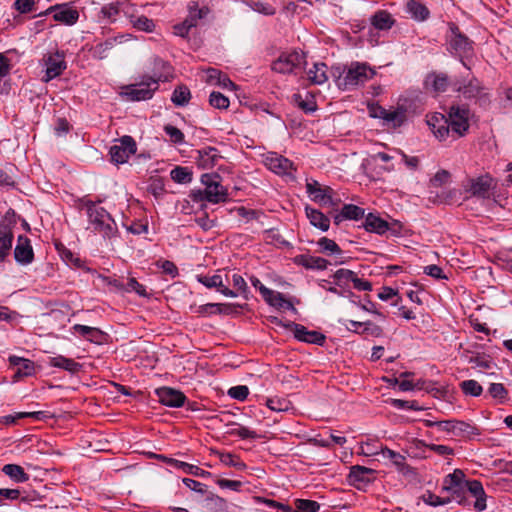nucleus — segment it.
<instances>
[{
	"label": "nucleus",
	"instance_id": "nucleus-34",
	"mask_svg": "<svg viewBox=\"0 0 512 512\" xmlns=\"http://www.w3.org/2000/svg\"><path fill=\"white\" fill-rule=\"evenodd\" d=\"M305 211L307 218L314 227L319 228L322 231H327L329 229L330 220L322 212L311 207H306Z\"/></svg>",
	"mask_w": 512,
	"mask_h": 512
},
{
	"label": "nucleus",
	"instance_id": "nucleus-14",
	"mask_svg": "<svg viewBox=\"0 0 512 512\" xmlns=\"http://www.w3.org/2000/svg\"><path fill=\"white\" fill-rule=\"evenodd\" d=\"M265 166L273 173L280 176H288L294 178L295 167L288 158L275 152H268L264 156Z\"/></svg>",
	"mask_w": 512,
	"mask_h": 512
},
{
	"label": "nucleus",
	"instance_id": "nucleus-51",
	"mask_svg": "<svg viewBox=\"0 0 512 512\" xmlns=\"http://www.w3.org/2000/svg\"><path fill=\"white\" fill-rule=\"evenodd\" d=\"M164 132L169 137L170 142L176 145H181L185 142V136L183 132L173 125H165Z\"/></svg>",
	"mask_w": 512,
	"mask_h": 512
},
{
	"label": "nucleus",
	"instance_id": "nucleus-59",
	"mask_svg": "<svg viewBox=\"0 0 512 512\" xmlns=\"http://www.w3.org/2000/svg\"><path fill=\"white\" fill-rule=\"evenodd\" d=\"M197 279L200 283L208 288L222 287L223 284L222 277L219 274H215L213 276L200 275L197 277Z\"/></svg>",
	"mask_w": 512,
	"mask_h": 512
},
{
	"label": "nucleus",
	"instance_id": "nucleus-6",
	"mask_svg": "<svg viewBox=\"0 0 512 512\" xmlns=\"http://www.w3.org/2000/svg\"><path fill=\"white\" fill-rule=\"evenodd\" d=\"M428 426H435L439 431L451 433L453 436L473 438L480 435V430L473 424L460 420L428 421Z\"/></svg>",
	"mask_w": 512,
	"mask_h": 512
},
{
	"label": "nucleus",
	"instance_id": "nucleus-20",
	"mask_svg": "<svg viewBox=\"0 0 512 512\" xmlns=\"http://www.w3.org/2000/svg\"><path fill=\"white\" fill-rule=\"evenodd\" d=\"M375 470L360 465H355L350 468L348 480L351 485L356 488L367 485L374 479Z\"/></svg>",
	"mask_w": 512,
	"mask_h": 512
},
{
	"label": "nucleus",
	"instance_id": "nucleus-55",
	"mask_svg": "<svg viewBox=\"0 0 512 512\" xmlns=\"http://www.w3.org/2000/svg\"><path fill=\"white\" fill-rule=\"evenodd\" d=\"M119 10L122 15L127 17L131 22L137 16V9L134 4L128 0H118Z\"/></svg>",
	"mask_w": 512,
	"mask_h": 512
},
{
	"label": "nucleus",
	"instance_id": "nucleus-27",
	"mask_svg": "<svg viewBox=\"0 0 512 512\" xmlns=\"http://www.w3.org/2000/svg\"><path fill=\"white\" fill-rule=\"evenodd\" d=\"M70 331L74 336L82 337L95 343H99L102 338V332L96 327L75 324L71 327Z\"/></svg>",
	"mask_w": 512,
	"mask_h": 512
},
{
	"label": "nucleus",
	"instance_id": "nucleus-22",
	"mask_svg": "<svg viewBox=\"0 0 512 512\" xmlns=\"http://www.w3.org/2000/svg\"><path fill=\"white\" fill-rule=\"evenodd\" d=\"M131 38L132 35L130 34H121L112 38H108L105 41L96 44L92 48V56L99 60L105 59L108 56L109 51L113 49L117 43H123L124 41Z\"/></svg>",
	"mask_w": 512,
	"mask_h": 512
},
{
	"label": "nucleus",
	"instance_id": "nucleus-61",
	"mask_svg": "<svg viewBox=\"0 0 512 512\" xmlns=\"http://www.w3.org/2000/svg\"><path fill=\"white\" fill-rule=\"evenodd\" d=\"M248 394H249V389L247 386H244V385L234 386L228 390V395L231 398L240 400V401L245 400L247 398Z\"/></svg>",
	"mask_w": 512,
	"mask_h": 512
},
{
	"label": "nucleus",
	"instance_id": "nucleus-50",
	"mask_svg": "<svg viewBox=\"0 0 512 512\" xmlns=\"http://www.w3.org/2000/svg\"><path fill=\"white\" fill-rule=\"evenodd\" d=\"M100 13L102 17L107 19L110 23L115 22L117 16L121 14L118 1L104 5L101 8Z\"/></svg>",
	"mask_w": 512,
	"mask_h": 512
},
{
	"label": "nucleus",
	"instance_id": "nucleus-23",
	"mask_svg": "<svg viewBox=\"0 0 512 512\" xmlns=\"http://www.w3.org/2000/svg\"><path fill=\"white\" fill-rule=\"evenodd\" d=\"M465 487L468 492L475 498L474 508L478 512H482L486 509V493L483 485L478 480H471L465 482Z\"/></svg>",
	"mask_w": 512,
	"mask_h": 512
},
{
	"label": "nucleus",
	"instance_id": "nucleus-44",
	"mask_svg": "<svg viewBox=\"0 0 512 512\" xmlns=\"http://www.w3.org/2000/svg\"><path fill=\"white\" fill-rule=\"evenodd\" d=\"M171 179L179 184H187L192 181V173L187 167L176 166L170 172Z\"/></svg>",
	"mask_w": 512,
	"mask_h": 512
},
{
	"label": "nucleus",
	"instance_id": "nucleus-63",
	"mask_svg": "<svg viewBox=\"0 0 512 512\" xmlns=\"http://www.w3.org/2000/svg\"><path fill=\"white\" fill-rule=\"evenodd\" d=\"M378 298L382 301H388L397 298L396 301L392 303V305L396 306L398 304L399 296L395 289L391 287H382L378 293Z\"/></svg>",
	"mask_w": 512,
	"mask_h": 512
},
{
	"label": "nucleus",
	"instance_id": "nucleus-53",
	"mask_svg": "<svg viewBox=\"0 0 512 512\" xmlns=\"http://www.w3.org/2000/svg\"><path fill=\"white\" fill-rule=\"evenodd\" d=\"M295 508L296 510L294 512H318L320 505L313 500L296 499Z\"/></svg>",
	"mask_w": 512,
	"mask_h": 512
},
{
	"label": "nucleus",
	"instance_id": "nucleus-30",
	"mask_svg": "<svg viewBox=\"0 0 512 512\" xmlns=\"http://www.w3.org/2000/svg\"><path fill=\"white\" fill-rule=\"evenodd\" d=\"M172 73L173 68L169 62L160 58H155L153 64V76L149 77L157 80V84L159 85L160 81H168L172 77Z\"/></svg>",
	"mask_w": 512,
	"mask_h": 512
},
{
	"label": "nucleus",
	"instance_id": "nucleus-15",
	"mask_svg": "<svg viewBox=\"0 0 512 512\" xmlns=\"http://www.w3.org/2000/svg\"><path fill=\"white\" fill-rule=\"evenodd\" d=\"M206 15V11L198 8L197 3L189 5V15L179 24L174 25V34L180 37H186L191 28L196 27L198 21Z\"/></svg>",
	"mask_w": 512,
	"mask_h": 512
},
{
	"label": "nucleus",
	"instance_id": "nucleus-31",
	"mask_svg": "<svg viewBox=\"0 0 512 512\" xmlns=\"http://www.w3.org/2000/svg\"><path fill=\"white\" fill-rule=\"evenodd\" d=\"M198 165L204 169H210L217 164L220 158L218 150L214 147H206L198 151Z\"/></svg>",
	"mask_w": 512,
	"mask_h": 512
},
{
	"label": "nucleus",
	"instance_id": "nucleus-35",
	"mask_svg": "<svg viewBox=\"0 0 512 512\" xmlns=\"http://www.w3.org/2000/svg\"><path fill=\"white\" fill-rule=\"evenodd\" d=\"M491 181V178L488 176H481L472 180L470 192L475 196L485 197L490 190Z\"/></svg>",
	"mask_w": 512,
	"mask_h": 512
},
{
	"label": "nucleus",
	"instance_id": "nucleus-17",
	"mask_svg": "<svg viewBox=\"0 0 512 512\" xmlns=\"http://www.w3.org/2000/svg\"><path fill=\"white\" fill-rule=\"evenodd\" d=\"M54 10L53 19L61 24L72 26L79 19L78 10L69 3L55 4L50 6Z\"/></svg>",
	"mask_w": 512,
	"mask_h": 512
},
{
	"label": "nucleus",
	"instance_id": "nucleus-11",
	"mask_svg": "<svg viewBox=\"0 0 512 512\" xmlns=\"http://www.w3.org/2000/svg\"><path fill=\"white\" fill-rule=\"evenodd\" d=\"M272 323H275L278 326H283L284 328L290 330L293 332L295 338L299 341L317 345H323L325 342L324 334L316 330H308L301 324L294 322L283 323L282 320H279L276 317L272 319Z\"/></svg>",
	"mask_w": 512,
	"mask_h": 512
},
{
	"label": "nucleus",
	"instance_id": "nucleus-62",
	"mask_svg": "<svg viewBox=\"0 0 512 512\" xmlns=\"http://www.w3.org/2000/svg\"><path fill=\"white\" fill-rule=\"evenodd\" d=\"M156 265L158 268L162 269L164 274L170 276L171 278H175L178 275V269L176 265L169 260L157 261Z\"/></svg>",
	"mask_w": 512,
	"mask_h": 512
},
{
	"label": "nucleus",
	"instance_id": "nucleus-24",
	"mask_svg": "<svg viewBox=\"0 0 512 512\" xmlns=\"http://www.w3.org/2000/svg\"><path fill=\"white\" fill-rule=\"evenodd\" d=\"M263 292V298L270 306L295 311L294 305L282 293L271 289H263Z\"/></svg>",
	"mask_w": 512,
	"mask_h": 512
},
{
	"label": "nucleus",
	"instance_id": "nucleus-5",
	"mask_svg": "<svg viewBox=\"0 0 512 512\" xmlns=\"http://www.w3.org/2000/svg\"><path fill=\"white\" fill-rule=\"evenodd\" d=\"M17 224V214L9 208L0 219V256H8L14 242V228Z\"/></svg>",
	"mask_w": 512,
	"mask_h": 512
},
{
	"label": "nucleus",
	"instance_id": "nucleus-56",
	"mask_svg": "<svg viewBox=\"0 0 512 512\" xmlns=\"http://www.w3.org/2000/svg\"><path fill=\"white\" fill-rule=\"evenodd\" d=\"M422 500L425 504L433 507L443 506L450 502L449 498H441L430 491H427L422 495Z\"/></svg>",
	"mask_w": 512,
	"mask_h": 512
},
{
	"label": "nucleus",
	"instance_id": "nucleus-40",
	"mask_svg": "<svg viewBox=\"0 0 512 512\" xmlns=\"http://www.w3.org/2000/svg\"><path fill=\"white\" fill-rule=\"evenodd\" d=\"M247 5L255 12L265 15L272 16L276 13V7L264 0H249Z\"/></svg>",
	"mask_w": 512,
	"mask_h": 512
},
{
	"label": "nucleus",
	"instance_id": "nucleus-43",
	"mask_svg": "<svg viewBox=\"0 0 512 512\" xmlns=\"http://www.w3.org/2000/svg\"><path fill=\"white\" fill-rule=\"evenodd\" d=\"M220 460V462L229 467H234L237 470H245L246 464L241 461L237 456L231 453H223V452H215Z\"/></svg>",
	"mask_w": 512,
	"mask_h": 512
},
{
	"label": "nucleus",
	"instance_id": "nucleus-33",
	"mask_svg": "<svg viewBox=\"0 0 512 512\" xmlns=\"http://www.w3.org/2000/svg\"><path fill=\"white\" fill-rule=\"evenodd\" d=\"M1 470L14 483H25L29 480V474L20 465L6 464Z\"/></svg>",
	"mask_w": 512,
	"mask_h": 512
},
{
	"label": "nucleus",
	"instance_id": "nucleus-10",
	"mask_svg": "<svg viewBox=\"0 0 512 512\" xmlns=\"http://www.w3.org/2000/svg\"><path fill=\"white\" fill-rule=\"evenodd\" d=\"M158 88L157 80L147 76L144 77L140 83L125 87L123 95L131 101L149 100L153 97Z\"/></svg>",
	"mask_w": 512,
	"mask_h": 512
},
{
	"label": "nucleus",
	"instance_id": "nucleus-4",
	"mask_svg": "<svg viewBox=\"0 0 512 512\" xmlns=\"http://www.w3.org/2000/svg\"><path fill=\"white\" fill-rule=\"evenodd\" d=\"M448 51L460 58L461 63L468 68L464 59L473 55V42L464 35L458 26L454 23L449 24V34L447 36Z\"/></svg>",
	"mask_w": 512,
	"mask_h": 512
},
{
	"label": "nucleus",
	"instance_id": "nucleus-41",
	"mask_svg": "<svg viewBox=\"0 0 512 512\" xmlns=\"http://www.w3.org/2000/svg\"><path fill=\"white\" fill-rule=\"evenodd\" d=\"M384 458L391 460L393 465L399 470L404 471L406 468V458L398 452H395L387 447H382L379 452Z\"/></svg>",
	"mask_w": 512,
	"mask_h": 512
},
{
	"label": "nucleus",
	"instance_id": "nucleus-21",
	"mask_svg": "<svg viewBox=\"0 0 512 512\" xmlns=\"http://www.w3.org/2000/svg\"><path fill=\"white\" fill-rule=\"evenodd\" d=\"M396 225H397L396 223L390 224L389 222L382 219L377 214H373V213H369L368 215H366L365 221L363 224L364 228L367 231L374 232V233H377L380 235L385 234L388 231H392L393 233H396V229H395Z\"/></svg>",
	"mask_w": 512,
	"mask_h": 512
},
{
	"label": "nucleus",
	"instance_id": "nucleus-18",
	"mask_svg": "<svg viewBox=\"0 0 512 512\" xmlns=\"http://www.w3.org/2000/svg\"><path fill=\"white\" fill-rule=\"evenodd\" d=\"M458 90L464 98L475 99L482 106L487 105L489 102L486 89L476 78L469 80L467 84L460 86Z\"/></svg>",
	"mask_w": 512,
	"mask_h": 512
},
{
	"label": "nucleus",
	"instance_id": "nucleus-7",
	"mask_svg": "<svg viewBox=\"0 0 512 512\" xmlns=\"http://www.w3.org/2000/svg\"><path fill=\"white\" fill-rule=\"evenodd\" d=\"M306 192L310 199L323 206L335 207L339 204L340 199L334 197V190L329 186H322L316 180H307Z\"/></svg>",
	"mask_w": 512,
	"mask_h": 512
},
{
	"label": "nucleus",
	"instance_id": "nucleus-49",
	"mask_svg": "<svg viewBox=\"0 0 512 512\" xmlns=\"http://www.w3.org/2000/svg\"><path fill=\"white\" fill-rule=\"evenodd\" d=\"M460 387L465 395L478 397L482 394L483 388L476 380L462 381Z\"/></svg>",
	"mask_w": 512,
	"mask_h": 512
},
{
	"label": "nucleus",
	"instance_id": "nucleus-48",
	"mask_svg": "<svg viewBox=\"0 0 512 512\" xmlns=\"http://www.w3.org/2000/svg\"><path fill=\"white\" fill-rule=\"evenodd\" d=\"M130 23L135 29L139 31L150 33L153 32L155 29V24L153 20L149 19L144 15L136 16Z\"/></svg>",
	"mask_w": 512,
	"mask_h": 512
},
{
	"label": "nucleus",
	"instance_id": "nucleus-42",
	"mask_svg": "<svg viewBox=\"0 0 512 512\" xmlns=\"http://www.w3.org/2000/svg\"><path fill=\"white\" fill-rule=\"evenodd\" d=\"M298 265L311 270H324L328 266L325 258H295Z\"/></svg>",
	"mask_w": 512,
	"mask_h": 512
},
{
	"label": "nucleus",
	"instance_id": "nucleus-3",
	"mask_svg": "<svg viewBox=\"0 0 512 512\" xmlns=\"http://www.w3.org/2000/svg\"><path fill=\"white\" fill-rule=\"evenodd\" d=\"M82 205L86 209L93 230L105 238L111 237L116 231V224L110 214L91 200L83 199Z\"/></svg>",
	"mask_w": 512,
	"mask_h": 512
},
{
	"label": "nucleus",
	"instance_id": "nucleus-28",
	"mask_svg": "<svg viewBox=\"0 0 512 512\" xmlns=\"http://www.w3.org/2000/svg\"><path fill=\"white\" fill-rule=\"evenodd\" d=\"M405 11L413 20L418 22H423L430 16L429 9L418 0H409L406 3Z\"/></svg>",
	"mask_w": 512,
	"mask_h": 512
},
{
	"label": "nucleus",
	"instance_id": "nucleus-54",
	"mask_svg": "<svg viewBox=\"0 0 512 512\" xmlns=\"http://www.w3.org/2000/svg\"><path fill=\"white\" fill-rule=\"evenodd\" d=\"M209 103L217 109H227L229 107V99L220 92H212L209 96Z\"/></svg>",
	"mask_w": 512,
	"mask_h": 512
},
{
	"label": "nucleus",
	"instance_id": "nucleus-58",
	"mask_svg": "<svg viewBox=\"0 0 512 512\" xmlns=\"http://www.w3.org/2000/svg\"><path fill=\"white\" fill-rule=\"evenodd\" d=\"M37 1L38 0H15L13 8L20 14H27L34 10Z\"/></svg>",
	"mask_w": 512,
	"mask_h": 512
},
{
	"label": "nucleus",
	"instance_id": "nucleus-46",
	"mask_svg": "<svg viewBox=\"0 0 512 512\" xmlns=\"http://www.w3.org/2000/svg\"><path fill=\"white\" fill-rule=\"evenodd\" d=\"M466 358L468 363L473 364L475 367L480 369L490 370L493 367L492 360L484 354L475 353L470 356H466Z\"/></svg>",
	"mask_w": 512,
	"mask_h": 512
},
{
	"label": "nucleus",
	"instance_id": "nucleus-1",
	"mask_svg": "<svg viewBox=\"0 0 512 512\" xmlns=\"http://www.w3.org/2000/svg\"><path fill=\"white\" fill-rule=\"evenodd\" d=\"M203 189L192 190L190 197L194 202H209L211 204L225 203L229 199L227 187L222 185V178L217 173H205L201 176Z\"/></svg>",
	"mask_w": 512,
	"mask_h": 512
},
{
	"label": "nucleus",
	"instance_id": "nucleus-57",
	"mask_svg": "<svg viewBox=\"0 0 512 512\" xmlns=\"http://www.w3.org/2000/svg\"><path fill=\"white\" fill-rule=\"evenodd\" d=\"M488 392L494 399H497L500 402H503L508 395L506 388L501 383L490 384Z\"/></svg>",
	"mask_w": 512,
	"mask_h": 512
},
{
	"label": "nucleus",
	"instance_id": "nucleus-47",
	"mask_svg": "<svg viewBox=\"0 0 512 512\" xmlns=\"http://www.w3.org/2000/svg\"><path fill=\"white\" fill-rule=\"evenodd\" d=\"M266 405L270 410L275 412H286L292 407L291 402L283 397L269 398L266 401Z\"/></svg>",
	"mask_w": 512,
	"mask_h": 512
},
{
	"label": "nucleus",
	"instance_id": "nucleus-52",
	"mask_svg": "<svg viewBox=\"0 0 512 512\" xmlns=\"http://www.w3.org/2000/svg\"><path fill=\"white\" fill-rule=\"evenodd\" d=\"M317 245L319 247V252L321 253H330L332 255L341 253V250L336 242L326 237L320 238L317 242Z\"/></svg>",
	"mask_w": 512,
	"mask_h": 512
},
{
	"label": "nucleus",
	"instance_id": "nucleus-45",
	"mask_svg": "<svg viewBox=\"0 0 512 512\" xmlns=\"http://www.w3.org/2000/svg\"><path fill=\"white\" fill-rule=\"evenodd\" d=\"M13 256H34L30 239L26 236L19 235Z\"/></svg>",
	"mask_w": 512,
	"mask_h": 512
},
{
	"label": "nucleus",
	"instance_id": "nucleus-32",
	"mask_svg": "<svg viewBox=\"0 0 512 512\" xmlns=\"http://www.w3.org/2000/svg\"><path fill=\"white\" fill-rule=\"evenodd\" d=\"M365 215V210L354 204H345L340 213L335 216V222L338 224L343 219L359 220Z\"/></svg>",
	"mask_w": 512,
	"mask_h": 512
},
{
	"label": "nucleus",
	"instance_id": "nucleus-26",
	"mask_svg": "<svg viewBox=\"0 0 512 512\" xmlns=\"http://www.w3.org/2000/svg\"><path fill=\"white\" fill-rule=\"evenodd\" d=\"M370 23L378 31H388L395 24V19L389 12L379 10L371 16Z\"/></svg>",
	"mask_w": 512,
	"mask_h": 512
},
{
	"label": "nucleus",
	"instance_id": "nucleus-2",
	"mask_svg": "<svg viewBox=\"0 0 512 512\" xmlns=\"http://www.w3.org/2000/svg\"><path fill=\"white\" fill-rule=\"evenodd\" d=\"M375 71L366 63L352 62L337 77V86L342 90H352L372 79Z\"/></svg>",
	"mask_w": 512,
	"mask_h": 512
},
{
	"label": "nucleus",
	"instance_id": "nucleus-37",
	"mask_svg": "<svg viewBox=\"0 0 512 512\" xmlns=\"http://www.w3.org/2000/svg\"><path fill=\"white\" fill-rule=\"evenodd\" d=\"M425 84L435 92H443L448 87V77L445 74H430L427 76Z\"/></svg>",
	"mask_w": 512,
	"mask_h": 512
},
{
	"label": "nucleus",
	"instance_id": "nucleus-8",
	"mask_svg": "<svg viewBox=\"0 0 512 512\" xmlns=\"http://www.w3.org/2000/svg\"><path fill=\"white\" fill-rule=\"evenodd\" d=\"M306 64L305 54L301 51L282 53L273 63L272 70L281 74H290Z\"/></svg>",
	"mask_w": 512,
	"mask_h": 512
},
{
	"label": "nucleus",
	"instance_id": "nucleus-16",
	"mask_svg": "<svg viewBox=\"0 0 512 512\" xmlns=\"http://www.w3.org/2000/svg\"><path fill=\"white\" fill-rule=\"evenodd\" d=\"M426 123L433 132L434 136L440 140H446L450 135L448 119L441 113H432L426 116Z\"/></svg>",
	"mask_w": 512,
	"mask_h": 512
},
{
	"label": "nucleus",
	"instance_id": "nucleus-13",
	"mask_svg": "<svg viewBox=\"0 0 512 512\" xmlns=\"http://www.w3.org/2000/svg\"><path fill=\"white\" fill-rule=\"evenodd\" d=\"M43 65L45 67L43 81L49 82L52 79H55L67 68L65 53L59 50L53 53H47L43 57Z\"/></svg>",
	"mask_w": 512,
	"mask_h": 512
},
{
	"label": "nucleus",
	"instance_id": "nucleus-36",
	"mask_svg": "<svg viewBox=\"0 0 512 512\" xmlns=\"http://www.w3.org/2000/svg\"><path fill=\"white\" fill-rule=\"evenodd\" d=\"M167 463L171 467H173L175 469L182 470L186 474H191L194 476H205L206 474H208V472H205L204 470L200 469L198 466H195V465L183 462V461H179L176 459L170 458L167 460Z\"/></svg>",
	"mask_w": 512,
	"mask_h": 512
},
{
	"label": "nucleus",
	"instance_id": "nucleus-19",
	"mask_svg": "<svg viewBox=\"0 0 512 512\" xmlns=\"http://www.w3.org/2000/svg\"><path fill=\"white\" fill-rule=\"evenodd\" d=\"M159 402L165 406L178 408L184 405L185 395L176 389L170 387H160L155 390Z\"/></svg>",
	"mask_w": 512,
	"mask_h": 512
},
{
	"label": "nucleus",
	"instance_id": "nucleus-39",
	"mask_svg": "<svg viewBox=\"0 0 512 512\" xmlns=\"http://www.w3.org/2000/svg\"><path fill=\"white\" fill-rule=\"evenodd\" d=\"M380 119L386 124L392 125L394 128L399 127L405 120V113L400 110H387V112H381Z\"/></svg>",
	"mask_w": 512,
	"mask_h": 512
},
{
	"label": "nucleus",
	"instance_id": "nucleus-60",
	"mask_svg": "<svg viewBox=\"0 0 512 512\" xmlns=\"http://www.w3.org/2000/svg\"><path fill=\"white\" fill-rule=\"evenodd\" d=\"M354 275L355 273L353 271L341 268L334 272L333 278L338 285H342L350 281L352 282Z\"/></svg>",
	"mask_w": 512,
	"mask_h": 512
},
{
	"label": "nucleus",
	"instance_id": "nucleus-38",
	"mask_svg": "<svg viewBox=\"0 0 512 512\" xmlns=\"http://www.w3.org/2000/svg\"><path fill=\"white\" fill-rule=\"evenodd\" d=\"M191 99V93L187 86L180 85L176 87L172 93L171 101L175 106H186Z\"/></svg>",
	"mask_w": 512,
	"mask_h": 512
},
{
	"label": "nucleus",
	"instance_id": "nucleus-25",
	"mask_svg": "<svg viewBox=\"0 0 512 512\" xmlns=\"http://www.w3.org/2000/svg\"><path fill=\"white\" fill-rule=\"evenodd\" d=\"M306 75L311 84L322 85L328 80V67L323 62H315L307 69Z\"/></svg>",
	"mask_w": 512,
	"mask_h": 512
},
{
	"label": "nucleus",
	"instance_id": "nucleus-64",
	"mask_svg": "<svg viewBox=\"0 0 512 512\" xmlns=\"http://www.w3.org/2000/svg\"><path fill=\"white\" fill-rule=\"evenodd\" d=\"M34 372V363L28 359H25V361H22V364L20 367H18L15 377H24V376H30Z\"/></svg>",
	"mask_w": 512,
	"mask_h": 512
},
{
	"label": "nucleus",
	"instance_id": "nucleus-29",
	"mask_svg": "<svg viewBox=\"0 0 512 512\" xmlns=\"http://www.w3.org/2000/svg\"><path fill=\"white\" fill-rule=\"evenodd\" d=\"M47 363L51 367L59 368L70 373H76L81 369V364L63 355L49 357Z\"/></svg>",
	"mask_w": 512,
	"mask_h": 512
},
{
	"label": "nucleus",
	"instance_id": "nucleus-9",
	"mask_svg": "<svg viewBox=\"0 0 512 512\" xmlns=\"http://www.w3.org/2000/svg\"><path fill=\"white\" fill-rule=\"evenodd\" d=\"M447 119L452 135L457 138L462 137L467 133L470 126V110L464 106H451Z\"/></svg>",
	"mask_w": 512,
	"mask_h": 512
},
{
	"label": "nucleus",
	"instance_id": "nucleus-12",
	"mask_svg": "<svg viewBox=\"0 0 512 512\" xmlns=\"http://www.w3.org/2000/svg\"><path fill=\"white\" fill-rule=\"evenodd\" d=\"M137 146L135 140L131 136H123L111 146L109 154L111 161L116 164H124L135 154Z\"/></svg>",
	"mask_w": 512,
	"mask_h": 512
}]
</instances>
